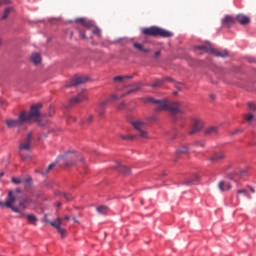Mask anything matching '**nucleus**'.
<instances>
[{
    "instance_id": "obj_1",
    "label": "nucleus",
    "mask_w": 256,
    "mask_h": 256,
    "mask_svg": "<svg viewBox=\"0 0 256 256\" xmlns=\"http://www.w3.org/2000/svg\"><path fill=\"white\" fill-rule=\"evenodd\" d=\"M21 193V189L9 190L6 196L5 201H0V207H6L7 209H11L13 213H21V211H25L27 209V205L31 204V198L23 197L19 200L18 206H15L17 203V195Z\"/></svg>"
},
{
    "instance_id": "obj_2",
    "label": "nucleus",
    "mask_w": 256,
    "mask_h": 256,
    "mask_svg": "<svg viewBox=\"0 0 256 256\" xmlns=\"http://www.w3.org/2000/svg\"><path fill=\"white\" fill-rule=\"evenodd\" d=\"M141 32L146 37H163L164 39H168L169 37H173V34L171 31L159 28L157 26H152L148 28H142Z\"/></svg>"
},
{
    "instance_id": "obj_3",
    "label": "nucleus",
    "mask_w": 256,
    "mask_h": 256,
    "mask_svg": "<svg viewBox=\"0 0 256 256\" xmlns=\"http://www.w3.org/2000/svg\"><path fill=\"white\" fill-rule=\"evenodd\" d=\"M33 140V135L31 133H28L25 137V139L20 142L19 144V155L21 157V159H23L24 161L29 159V157H31V155H25V151L29 152L31 151V141Z\"/></svg>"
},
{
    "instance_id": "obj_4",
    "label": "nucleus",
    "mask_w": 256,
    "mask_h": 256,
    "mask_svg": "<svg viewBox=\"0 0 256 256\" xmlns=\"http://www.w3.org/2000/svg\"><path fill=\"white\" fill-rule=\"evenodd\" d=\"M70 220H71V217L66 216L64 218L58 217L55 219L54 222L46 219V223H48V225H51V227H54V229H56L57 232L61 234L62 238H65L67 235V230L63 228L65 225L64 221H70Z\"/></svg>"
},
{
    "instance_id": "obj_5",
    "label": "nucleus",
    "mask_w": 256,
    "mask_h": 256,
    "mask_svg": "<svg viewBox=\"0 0 256 256\" xmlns=\"http://www.w3.org/2000/svg\"><path fill=\"white\" fill-rule=\"evenodd\" d=\"M196 49H199V51H205V53H212V55H215L216 57H229V51L227 49H215L211 44L199 45L196 46Z\"/></svg>"
},
{
    "instance_id": "obj_6",
    "label": "nucleus",
    "mask_w": 256,
    "mask_h": 256,
    "mask_svg": "<svg viewBox=\"0 0 256 256\" xmlns=\"http://www.w3.org/2000/svg\"><path fill=\"white\" fill-rule=\"evenodd\" d=\"M42 107L43 104L38 103L31 106L29 113H27L26 111L21 112L22 115H24V118H26V123L31 121V119H37V117H41L40 111Z\"/></svg>"
},
{
    "instance_id": "obj_7",
    "label": "nucleus",
    "mask_w": 256,
    "mask_h": 256,
    "mask_svg": "<svg viewBox=\"0 0 256 256\" xmlns=\"http://www.w3.org/2000/svg\"><path fill=\"white\" fill-rule=\"evenodd\" d=\"M6 127L8 129H19V127H23L26 122L25 114L22 112L19 114L18 119L8 118L5 120Z\"/></svg>"
},
{
    "instance_id": "obj_8",
    "label": "nucleus",
    "mask_w": 256,
    "mask_h": 256,
    "mask_svg": "<svg viewBox=\"0 0 256 256\" xmlns=\"http://www.w3.org/2000/svg\"><path fill=\"white\" fill-rule=\"evenodd\" d=\"M144 103H152L153 105H156V111H167L169 107V101L162 99L157 100L155 98H145Z\"/></svg>"
},
{
    "instance_id": "obj_9",
    "label": "nucleus",
    "mask_w": 256,
    "mask_h": 256,
    "mask_svg": "<svg viewBox=\"0 0 256 256\" xmlns=\"http://www.w3.org/2000/svg\"><path fill=\"white\" fill-rule=\"evenodd\" d=\"M132 127H134L135 131L138 132V136L141 137L142 139H147L148 134L147 131H145V126L147 123L141 121V120H134L131 121Z\"/></svg>"
},
{
    "instance_id": "obj_10",
    "label": "nucleus",
    "mask_w": 256,
    "mask_h": 256,
    "mask_svg": "<svg viewBox=\"0 0 256 256\" xmlns=\"http://www.w3.org/2000/svg\"><path fill=\"white\" fill-rule=\"evenodd\" d=\"M77 161H83V156L77 152H70L66 154V167H73Z\"/></svg>"
},
{
    "instance_id": "obj_11",
    "label": "nucleus",
    "mask_w": 256,
    "mask_h": 256,
    "mask_svg": "<svg viewBox=\"0 0 256 256\" xmlns=\"http://www.w3.org/2000/svg\"><path fill=\"white\" fill-rule=\"evenodd\" d=\"M167 111H169L171 115H177V113L183 115V102H168Z\"/></svg>"
},
{
    "instance_id": "obj_12",
    "label": "nucleus",
    "mask_w": 256,
    "mask_h": 256,
    "mask_svg": "<svg viewBox=\"0 0 256 256\" xmlns=\"http://www.w3.org/2000/svg\"><path fill=\"white\" fill-rule=\"evenodd\" d=\"M227 155L225 154L224 151H220V152H216L214 154H212L209 158L208 161H210V163H213L214 165L219 164V163H223V161H225Z\"/></svg>"
},
{
    "instance_id": "obj_13",
    "label": "nucleus",
    "mask_w": 256,
    "mask_h": 256,
    "mask_svg": "<svg viewBox=\"0 0 256 256\" xmlns=\"http://www.w3.org/2000/svg\"><path fill=\"white\" fill-rule=\"evenodd\" d=\"M88 78L85 76H77L74 77L69 83L65 85L66 88L69 87H78V85H83V83H87Z\"/></svg>"
},
{
    "instance_id": "obj_14",
    "label": "nucleus",
    "mask_w": 256,
    "mask_h": 256,
    "mask_svg": "<svg viewBox=\"0 0 256 256\" xmlns=\"http://www.w3.org/2000/svg\"><path fill=\"white\" fill-rule=\"evenodd\" d=\"M201 129H203V122L199 119H195L188 135H196V133H199Z\"/></svg>"
},
{
    "instance_id": "obj_15",
    "label": "nucleus",
    "mask_w": 256,
    "mask_h": 256,
    "mask_svg": "<svg viewBox=\"0 0 256 256\" xmlns=\"http://www.w3.org/2000/svg\"><path fill=\"white\" fill-rule=\"evenodd\" d=\"M83 101H87V97L83 95V93L78 94L70 99L69 105H77L79 103H83Z\"/></svg>"
},
{
    "instance_id": "obj_16",
    "label": "nucleus",
    "mask_w": 256,
    "mask_h": 256,
    "mask_svg": "<svg viewBox=\"0 0 256 256\" xmlns=\"http://www.w3.org/2000/svg\"><path fill=\"white\" fill-rule=\"evenodd\" d=\"M236 21H237V18L231 15H226L222 20V25L229 29V27H231L232 25H235Z\"/></svg>"
},
{
    "instance_id": "obj_17",
    "label": "nucleus",
    "mask_w": 256,
    "mask_h": 256,
    "mask_svg": "<svg viewBox=\"0 0 256 256\" xmlns=\"http://www.w3.org/2000/svg\"><path fill=\"white\" fill-rule=\"evenodd\" d=\"M165 81H170L171 83H173V78L164 77L162 80L156 79L152 84H150V87H152V89H157L158 87H161V85H163Z\"/></svg>"
},
{
    "instance_id": "obj_18",
    "label": "nucleus",
    "mask_w": 256,
    "mask_h": 256,
    "mask_svg": "<svg viewBox=\"0 0 256 256\" xmlns=\"http://www.w3.org/2000/svg\"><path fill=\"white\" fill-rule=\"evenodd\" d=\"M236 21H238L240 25H249V23H251V18H249V16H246L244 14H239L236 16Z\"/></svg>"
},
{
    "instance_id": "obj_19",
    "label": "nucleus",
    "mask_w": 256,
    "mask_h": 256,
    "mask_svg": "<svg viewBox=\"0 0 256 256\" xmlns=\"http://www.w3.org/2000/svg\"><path fill=\"white\" fill-rule=\"evenodd\" d=\"M30 61H32L34 65H41L43 58L41 57V54L34 52L31 54Z\"/></svg>"
},
{
    "instance_id": "obj_20",
    "label": "nucleus",
    "mask_w": 256,
    "mask_h": 256,
    "mask_svg": "<svg viewBox=\"0 0 256 256\" xmlns=\"http://www.w3.org/2000/svg\"><path fill=\"white\" fill-rule=\"evenodd\" d=\"M218 188L220 191H231L233 189V186L231 184L225 183V181H220L218 184Z\"/></svg>"
},
{
    "instance_id": "obj_21",
    "label": "nucleus",
    "mask_w": 256,
    "mask_h": 256,
    "mask_svg": "<svg viewBox=\"0 0 256 256\" xmlns=\"http://www.w3.org/2000/svg\"><path fill=\"white\" fill-rule=\"evenodd\" d=\"M116 169H118L120 173H123V175H129L131 173V169H129V167L123 166L120 163H117Z\"/></svg>"
},
{
    "instance_id": "obj_22",
    "label": "nucleus",
    "mask_w": 256,
    "mask_h": 256,
    "mask_svg": "<svg viewBox=\"0 0 256 256\" xmlns=\"http://www.w3.org/2000/svg\"><path fill=\"white\" fill-rule=\"evenodd\" d=\"M177 155H187L189 153V146L182 145L176 149Z\"/></svg>"
},
{
    "instance_id": "obj_23",
    "label": "nucleus",
    "mask_w": 256,
    "mask_h": 256,
    "mask_svg": "<svg viewBox=\"0 0 256 256\" xmlns=\"http://www.w3.org/2000/svg\"><path fill=\"white\" fill-rule=\"evenodd\" d=\"M219 133V128L216 126H210L205 130V135H217Z\"/></svg>"
},
{
    "instance_id": "obj_24",
    "label": "nucleus",
    "mask_w": 256,
    "mask_h": 256,
    "mask_svg": "<svg viewBox=\"0 0 256 256\" xmlns=\"http://www.w3.org/2000/svg\"><path fill=\"white\" fill-rule=\"evenodd\" d=\"M133 47L134 49H138V51H142L143 53H149V49L145 48V46L139 42H135Z\"/></svg>"
},
{
    "instance_id": "obj_25",
    "label": "nucleus",
    "mask_w": 256,
    "mask_h": 256,
    "mask_svg": "<svg viewBox=\"0 0 256 256\" xmlns=\"http://www.w3.org/2000/svg\"><path fill=\"white\" fill-rule=\"evenodd\" d=\"M105 105H107V101H104L100 104V106L98 108L99 117H103L105 115Z\"/></svg>"
},
{
    "instance_id": "obj_26",
    "label": "nucleus",
    "mask_w": 256,
    "mask_h": 256,
    "mask_svg": "<svg viewBox=\"0 0 256 256\" xmlns=\"http://www.w3.org/2000/svg\"><path fill=\"white\" fill-rule=\"evenodd\" d=\"M141 89L140 86H134L133 88H131L130 90L127 91V93L123 94L120 97H125V95H131V93H137V91H139Z\"/></svg>"
},
{
    "instance_id": "obj_27",
    "label": "nucleus",
    "mask_w": 256,
    "mask_h": 256,
    "mask_svg": "<svg viewBox=\"0 0 256 256\" xmlns=\"http://www.w3.org/2000/svg\"><path fill=\"white\" fill-rule=\"evenodd\" d=\"M120 139H123L124 141H130L133 139H137V135H123L120 134Z\"/></svg>"
},
{
    "instance_id": "obj_28",
    "label": "nucleus",
    "mask_w": 256,
    "mask_h": 256,
    "mask_svg": "<svg viewBox=\"0 0 256 256\" xmlns=\"http://www.w3.org/2000/svg\"><path fill=\"white\" fill-rule=\"evenodd\" d=\"M56 195H60L61 197H64V199H66V201H72V199H73V196H71V194H69V193L57 192Z\"/></svg>"
},
{
    "instance_id": "obj_29",
    "label": "nucleus",
    "mask_w": 256,
    "mask_h": 256,
    "mask_svg": "<svg viewBox=\"0 0 256 256\" xmlns=\"http://www.w3.org/2000/svg\"><path fill=\"white\" fill-rule=\"evenodd\" d=\"M31 183H33V179H31V177L26 178L23 181L25 189H29V187H31Z\"/></svg>"
},
{
    "instance_id": "obj_30",
    "label": "nucleus",
    "mask_w": 256,
    "mask_h": 256,
    "mask_svg": "<svg viewBox=\"0 0 256 256\" xmlns=\"http://www.w3.org/2000/svg\"><path fill=\"white\" fill-rule=\"evenodd\" d=\"M11 11H13V8H11V7L6 8L1 19L2 20L7 19L9 17V13H11Z\"/></svg>"
},
{
    "instance_id": "obj_31",
    "label": "nucleus",
    "mask_w": 256,
    "mask_h": 256,
    "mask_svg": "<svg viewBox=\"0 0 256 256\" xmlns=\"http://www.w3.org/2000/svg\"><path fill=\"white\" fill-rule=\"evenodd\" d=\"M27 219L32 225H37V217L35 215H28Z\"/></svg>"
},
{
    "instance_id": "obj_32",
    "label": "nucleus",
    "mask_w": 256,
    "mask_h": 256,
    "mask_svg": "<svg viewBox=\"0 0 256 256\" xmlns=\"http://www.w3.org/2000/svg\"><path fill=\"white\" fill-rule=\"evenodd\" d=\"M125 79H133V77H131V76H116V77H114V81H119V82L125 81Z\"/></svg>"
},
{
    "instance_id": "obj_33",
    "label": "nucleus",
    "mask_w": 256,
    "mask_h": 256,
    "mask_svg": "<svg viewBox=\"0 0 256 256\" xmlns=\"http://www.w3.org/2000/svg\"><path fill=\"white\" fill-rule=\"evenodd\" d=\"M98 213H101L102 215H105L107 211H109V208L107 206H100L97 208Z\"/></svg>"
},
{
    "instance_id": "obj_34",
    "label": "nucleus",
    "mask_w": 256,
    "mask_h": 256,
    "mask_svg": "<svg viewBox=\"0 0 256 256\" xmlns=\"http://www.w3.org/2000/svg\"><path fill=\"white\" fill-rule=\"evenodd\" d=\"M92 33L93 35H97V37H101V29L98 27H92Z\"/></svg>"
},
{
    "instance_id": "obj_35",
    "label": "nucleus",
    "mask_w": 256,
    "mask_h": 256,
    "mask_svg": "<svg viewBox=\"0 0 256 256\" xmlns=\"http://www.w3.org/2000/svg\"><path fill=\"white\" fill-rule=\"evenodd\" d=\"M53 167H55V164H50L47 168H46V170H44V171H42V175H47V173L49 172V171H51L52 169H53Z\"/></svg>"
},
{
    "instance_id": "obj_36",
    "label": "nucleus",
    "mask_w": 256,
    "mask_h": 256,
    "mask_svg": "<svg viewBox=\"0 0 256 256\" xmlns=\"http://www.w3.org/2000/svg\"><path fill=\"white\" fill-rule=\"evenodd\" d=\"M53 167H55V164H50L47 168H46V170H44V171H42V175H47V173L49 172V171H51L52 169H53Z\"/></svg>"
},
{
    "instance_id": "obj_37",
    "label": "nucleus",
    "mask_w": 256,
    "mask_h": 256,
    "mask_svg": "<svg viewBox=\"0 0 256 256\" xmlns=\"http://www.w3.org/2000/svg\"><path fill=\"white\" fill-rule=\"evenodd\" d=\"M53 167H55V164H50L47 168H46V170H44V171H42V175H47V173L49 172V171H51L52 169H53Z\"/></svg>"
},
{
    "instance_id": "obj_38",
    "label": "nucleus",
    "mask_w": 256,
    "mask_h": 256,
    "mask_svg": "<svg viewBox=\"0 0 256 256\" xmlns=\"http://www.w3.org/2000/svg\"><path fill=\"white\" fill-rule=\"evenodd\" d=\"M82 25H83V27H86L87 29H91V27H93V23L89 20H86Z\"/></svg>"
},
{
    "instance_id": "obj_39",
    "label": "nucleus",
    "mask_w": 256,
    "mask_h": 256,
    "mask_svg": "<svg viewBox=\"0 0 256 256\" xmlns=\"http://www.w3.org/2000/svg\"><path fill=\"white\" fill-rule=\"evenodd\" d=\"M182 185H187V186H191V185H195L193 180L190 178V179H186Z\"/></svg>"
},
{
    "instance_id": "obj_40",
    "label": "nucleus",
    "mask_w": 256,
    "mask_h": 256,
    "mask_svg": "<svg viewBox=\"0 0 256 256\" xmlns=\"http://www.w3.org/2000/svg\"><path fill=\"white\" fill-rule=\"evenodd\" d=\"M248 108L250 109V111H256V104L253 102H249Z\"/></svg>"
},
{
    "instance_id": "obj_41",
    "label": "nucleus",
    "mask_w": 256,
    "mask_h": 256,
    "mask_svg": "<svg viewBox=\"0 0 256 256\" xmlns=\"http://www.w3.org/2000/svg\"><path fill=\"white\" fill-rule=\"evenodd\" d=\"M12 183H14L15 185H21L22 182L21 179L13 177Z\"/></svg>"
},
{
    "instance_id": "obj_42",
    "label": "nucleus",
    "mask_w": 256,
    "mask_h": 256,
    "mask_svg": "<svg viewBox=\"0 0 256 256\" xmlns=\"http://www.w3.org/2000/svg\"><path fill=\"white\" fill-rule=\"evenodd\" d=\"M191 180L195 184L196 181H199V175L198 174H194L193 177L191 178Z\"/></svg>"
},
{
    "instance_id": "obj_43",
    "label": "nucleus",
    "mask_w": 256,
    "mask_h": 256,
    "mask_svg": "<svg viewBox=\"0 0 256 256\" xmlns=\"http://www.w3.org/2000/svg\"><path fill=\"white\" fill-rule=\"evenodd\" d=\"M238 194L247 195L248 191L247 189H241L237 191Z\"/></svg>"
},
{
    "instance_id": "obj_44",
    "label": "nucleus",
    "mask_w": 256,
    "mask_h": 256,
    "mask_svg": "<svg viewBox=\"0 0 256 256\" xmlns=\"http://www.w3.org/2000/svg\"><path fill=\"white\" fill-rule=\"evenodd\" d=\"M87 19L85 18H77L76 19V23H81V25H83V23L86 21Z\"/></svg>"
},
{
    "instance_id": "obj_45",
    "label": "nucleus",
    "mask_w": 256,
    "mask_h": 256,
    "mask_svg": "<svg viewBox=\"0 0 256 256\" xmlns=\"http://www.w3.org/2000/svg\"><path fill=\"white\" fill-rule=\"evenodd\" d=\"M79 34H80V37L82 38V39H87V35H85V31H79Z\"/></svg>"
},
{
    "instance_id": "obj_46",
    "label": "nucleus",
    "mask_w": 256,
    "mask_h": 256,
    "mask_svg": "<svg viewBox=\"0 0 256 256\" xmlns=\"http://www.w3.org/2000/svg\"><path fill=\"white\" fill-rule=\"evenodd\" d=\"M254 115L253 114H249L247 117H246V120H248L249 122L253 121L254 119Z\"/></svg>"
},
{
    "instance_id": "obj_47",
    "label": "nucleus",
    "mask_w": 256,
    "mask_h": 256,
    "mask_svg": "<svg viewBox=\"0 0 256 256\" xmlns=\"http://www.w3.org/2000/svg\"><path fill=\"white\" fill-rule=\"evenodd\" d=\"M241 131H243V130L237 128L236 130L231 132V135H237V133H241Z\"/></svg>"
},
{
    "instance_id": "obj_48",
    "label": "nucleus",
    "mask_w": 256,
    "mask_h": 256,
    "mask_svg": "<svg viewBox=\"0 0 256 256\" xmlns=\"http://www.w3.org/2000/svg\"><path fill=\"white\" fill-rule=\"evenodd\" d=\"M3 3L9 5V3H11V0H4V2H1L0 0V5H3Z\"/></svg>"
},
{
    "instance_id": "obj_49",
    "label": "nucleus",
    "mask_w": 256,
    "mask_h": 256,
    "mask_svg": "<svg viewBox=\"0 0 256 256\" xmlns=\"http://www.w3.org/2000/svg\"><path fill=\"white\" fill-rule=\"evenodd\" d=\"M118 109H125V102H121Z\"/></svg>"
},
{
    "instance_id": "obj_50",
    "label": "nucleus",
    "mask_w": 256,
    "mask_h": 256,
    "mask_svg": "<svg viewBox=\"0 0 256 256\" xmlns=\"http://www.w3.org/2000/svg\"><path fill=\"white\" fill-rule=\"evenodd\" d=\"M92 121H93V116L90 115V116L88 117V119H87V122H88V123H91Z\"/></svg>"
},
{
    "instance_id": "obj_51",
    "label": "nucleus",
    "mask_w": 256,
    "mask_h": 256,
    "mask_svg": "<svg viewBox=\"0 0 256 256\" xmlns=\"http://www.w3.org/2000/svg\"><path fill=\"white\" fill-rule=\"evenodd\" d=\"M159 55H161V51H156L154 57H159Z\"/></svg>"
},
{
    "instance_id": "obj_52",
    "label": "nucleus",
    "mask_w": 256,
    "mask_h": 256,
    "mask_svg": "<svg viewBox=\"0 0 256 256\" xmlns=\"http://www.w3.org/2000/svg\"><path fill=\"white\" fill-rule=\"evenodd\" d=\"M111 99L117 100V99H119V97H117V95L113 94V95L111 96Z\"/></svg>"
},
{
    "instance_id": "obj_53",
    "label": "nucleus",
    "mask_w": 256,
    "mask_h": 256,
    "mask_svg": "<svg viewBox=\"0 0 256 256\" xmlns=\"http://www.w3.org/2000/svg\"><path fill=\"white\" fill-rule=\"evenodd\" d=\"M240 173H241L242 175H245V173H247V170H241Z\"/></svg>"
},
{
    "instance_id": "obj_54",
    "label": "nucleus",
    "mask_w": 256,
    "mask_h": 256,
    "mask_svg": "<svg viewBox=\"0 0 256 256\" xmlns=\"http://www.w3.org/2000/svg\"><path fill=\"white\" fill-rule=\"evenodd\" d=\"M210 99L214 100L215 96L213 94L210 95Z\"/></svg>"
},
{
    "instance_id": "obj_55",
    "label": "nucleus",
    "mask_w": 256,
    "mask_h": 256,
    "mask_svg": "<svg viewBox=\"0 0 256 256\" xmlns=\"http://www.w3.org/2000/svg\"><path fill=\"white\" fill-rule=\"evenodd\" d=\"M57 207H61V202H58V203H57Z\"/></svg>"
},
{
    "instance_id": "obj_56",
    "label": "nucleus",
    "mask_w": 256,
    "mask_h": 256,
    "mask_svg": "<svg viewBox=\"0 0 256 256\" xmlns=\"http://www.w3.org/2000/svg\"><path fill=\"white\" fill-rule=\"evenodd\" d=\"M250 190H251L252 193H255V189L251 188Z\"/></svg>"
},
{
    "instance_id": "obj_57",
    "label": "nucleus",
    "mask_w": 256,
    "mask_h": 256,
    "mask_svg": "<svg viewBox=\"0 0 256 256\" xmlns=\"http://www.w3.org/2000/svg\"><path fill=\"white\" fill-rule=\"evenodd\" d=\"M73 221H74L75 223H77V218L74 217V218H73Z\"/></svg>"
},
{
    "instance_id": "obj_58",
    "label": "nucleus",
    "mask_w": 256,
    "mask_h": 256,
    "mask_svg": "<svg viewBox=\"0 0 256 256\" xmlns=\"http://www.w3.org/2000/svg\"><path fill=\"white\" fill-rule=\"evenodd\" d=\"M51 115H53V114H52V113H49V114H48V117H51Z\"/></svg>"
},
{
    "instance_id": "obj_59",
    "label": "nucleus",
    "mask_w": 256,
    "mask_h": 256,
    "mask_svg": "<svg viewBox=\"0 0 256 256\" xmlns=\"http://www.w3.org/2000/svg\"><path fill=\"white\" fill-rule=\"evenodd\" d=\"M38 124H39V125H43V124H41V121H38Z\"/></svg>"
},
{
    "instance_id": "obj_60",
    "label": "nucleus",
    "mask_w": 256,
    "mask_h": 256,
    "mask_svg": "<svg viewBox=\"0 0 256 256\" xmlns=\"http://www.w3.org/2000/svg\"><path fill=\"white\" fill-rule=\"evenodd\" d=\"M174 95H177V92H174Z\"/></svg>"
},
{
    "instance_id": "obj_61",
    "label": "nucleus",
    "mask_w": 256,
    "mask_h": 256,
    "mask_svg": "<svg viewBox=\"0 0 256 256\" xmlns=\"http://www.w3.org/2000/svg\"><path fill=\"white\" fill-rule=\"evenodd\" d=\"M84 169H87V166H84Z\"/></svg>"
},
{
    "instance_id": "obj_62",
    "label": "nucleus",
    "mask_w": 256,
    "mask_h": 256,
    "mask_svg": "<svg viewBox=\"0 0 256 256\" xmlns=\"http://www.w3.org/2000/svg\"><path fill=\"white\" fill-rule=\"evenodd\" d=\"M201 147H203V144H200Z\"/></svg>"
}]
</instances>
